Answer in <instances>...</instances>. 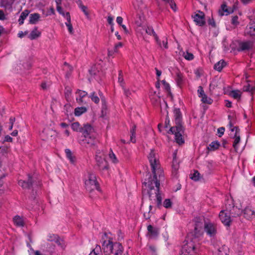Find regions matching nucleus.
Returning <instances> with one entry per match:
<instances>
[{"mask_svg":"<svg viewBox=\"0 0 255 255\" xmlns=\"http://www.w3.org/2000/svg\"><path fill=\"white\" fill-rule=\"evenodd\" d=\"M148 159L151 166L153 177L150 175L148 179L142 183L143 192L146 191L150 200H153L158 208H160L162 204V197L159 192L160 180L163 178V170L161 168L155 152L151 149L148 156Z\"/></svg>","mask_w":255,"mask_h":255,"instance_id":"f257e3e1","label":"nucleus"},{"mask_svg":"<svg viewBox=\"0 0 255 255\" xmlns=\"http://www.w3.org/2000/svg\"><path fill=\"white\" fill-rule=\"evenodd\" d=\"M196 219V224L194 227V234L188 235L185 242H186L182 247L180 255H197L198 251L199 240L198 237L202 234L201 231L203 226L202 222L197 221Z\"/></svg>","mask_w":255,"mask_h":255,"instance_id":"f03ea898","label":"nucleus"},{"mask_svg":"<svg viewBox=\"0 0 255 255\" xmlns=\"http://www.w3.org/2000/svg\"><path fill=\"white\" fill-rule=\"evenodd\" d=\"M173 114L176 126L171 127L168 133L174 134L176 142L179 144H181L184 142L182 134L183 132V127L182 125V114L179 108H175Z\"/></svg>","mask_w":255,"mask_h":255,"instance_id":"7ed1b4c3","label":"nucleus"},{"mask_svg":"<svg viewBox=\"0 0 255 255\" xmlns=\"http://www.w3.org/2000/svg\"><path fill=\"white\" fill-rule=\"evenodd\" d=\"M102 248L106 255H109L114 252L113 237L110 233H105L102 236Z\"/></svg>","mask_w":255,"mask_h":255,"instance_id":"20e7f679","label":"nucleus"},{"mask_svg":"<svg viewBox=\"0 0 255 255\" xmlns=\"http://www.w3.org/2000/svg\"><path fill=\"white\" fill-rule=\"evenodd\" d=\"M93 130H90L87 133H83L79 143L81 145L86 147H95L98 142L95 137L91 134Z\"/></svg>","mask_w":255,"mask_h":255,"instance_id":"39448f33","label":"nucleus"},{"mask_svg":"<svg viewBox=\"0 0 255 255\" xmlns=\"http://www.w3.org/2000/svg\"><path fill=\"white\" fill-rule=\"evenodd\" d=\"M95 160L100 170H107L109 165L106 160V154L103 150L98 149L96 152Z\"/></svg>","mask_w":255,"mask_h":255,"instance_id":"423d86ee","label":"nucleus"},{"mask_svg":"<svg viewBox=\"0 0 255 255\" xmlns=\"http://www.w3.org/2000/svg\"><path fill=\"white\" fill-rule=\"evenodd\" d=\"M85 184L86 189L89 191L95 189L100 191L99 185L97 181L95 175L93 173H89L88 179L85 181Z\"/></svg>","mask_w":255,"mask_h":255,"instance_id":"0eeeda50","label":"nucleus"},{"mask_svg":"<svg viewBox=\"0 0 255 255\" xmlns=\"http://www.w3.org/2000/svg\"><path fill=\"white\" fill-rule=\"evenodd\" d=\"M233 45H235L236 46H233L232 49L239 52L249 50L253 46V43L251 41L236 40L233 42Z\"/></svg>","mask_w":255,"mask_h":255,"instance_id":"6e6552de","label":"nucleus"},{"mask_svg":"<svg viewBox=\"0 0 255 255\" xmlns=\"http://www.w3.org/2000/svg\"><path fill=\"white\" fill-rule=\"evenodd\" d=\"M214 250L213 253L215 255H228L229 248L220 242H217L213 244Z\"/></svg>","mask_w":255,"mask_h":255,"instance_id":"1a4fd4ad","label":"nucleus"},{"mask_svg":"<svg viewBox=\"0 0 255 255\" xmlns=\"http://www.w3.org/2000/svg\"><path fill=\"white\" fill-rule=\"evenodd\" d=\"M71 128L73 131L83 133H87L90 130H93L92 127L88 124H85L82 127L79 122H74L71 125Z\"/></svg>","mask_w":255,"mask_h":255,"instance_id":"9d476101","label":"nucleus"},{"mask_svg":"<svg viewBox=\"0 0 255 255\" xmlns=\"http://www.w3.org/2000/svg\"><path fill=\"white\" fill-rule=\"evenodd\" d=\"M219 217L222 223L226 226H230L231 222L230 213L228 210L220 211Z\"/></svg>","mask_w":255,"mask_h":255,"instance_id":"9b49d317","label":"nucleus"},{"mask_svg":"<svg viewBox=\"0 0 255 255\" xmlns=\"http://www.w3.org/2000/svg\"><path fill=\"white\" fill-rule=\"evenodd\" d=\"M204 230L209 236L214 237L217 234L216 225L211 222L205 223Z\"/></svg>","mask_w":255,"mask_h":255,"instance_id":"f8f14e48","label":"nucleus"},{"mask_svg":"<svg viewBox=\"0 0 255 255\" xmlns=\"http://www.w3.org/2000/svg\"><path fill=\"white\" fill-rule=\"evenodd\" d=\"M198 95L201 98V101L203 103L211 105L212 104L213 100L208 97L205 93L203 88L202 86H199L197 90Z\"/></svg>","mask_w":255,"mask_h":255,"instance_id":"ddd939ff","label":"nucleus"},{"mask_svg":"<svg viewBox=\"0 0 255 255\" xmlns=\"http://www.w3.org/2000/svg\"><path fill=\"white\" fill-rule=\"evenodd\" d=\"M245 33L252 38L255 39V18L251 19L249 24L246 27Z\"/></svg>","mask_w":255,"mask_h":255,"instance_id":"4468645a","label":"nucleus"},{"mask_svg":"<svg viewBox=\"0 0 255 255\" xmlns=\"http://www.w3.org/2000/svg\"><path fill=\"white\" fill-rule=\"evenodd\" d=\"M228 120H229V122L228 125L230 130L231 132H235L234 133H239L240 130L238 127L234 126V125L236 124V119L234 116L229 115L228 116Z\"/></svg>","mask_w":255,"mask_h":255,"instance_id":"2eb2a0df","label":"nucleus"},{"mask_svg":"<svg viewBox=\"0 0 255 255\" xmlns=\"http://www.w3.org/2000/svg\"><path fill=\"white\" fill-rule=\"evenodd\" d=\"M98 95L100 98L98 96L97 94L95 92H92L89 95V98H91V100L95 104H98L100 102V98L103 102H105V98L103 93L101 91H99Z\"/></svg>","mask_w":255,"mask_h":255,"instance_id":"dca6fc26","label":"nucleus"},{"mask_svg":"<svg viewBox=\"0 0 255 255\" xmlns=\"http://www.w3.org/2000/svg\"><path fill=\"white\" fill-rule=\"evenodd\" d=\"M193 18L194 21L199 26H203L205 23V14L202 11H199V13L195 14Z\"/></svg>","mask_w":255,"mask_h":255,"instance_id":"f3484780","label":"nucleus"},{"mask_svg":"<svg viewBox=\"0 0 255 255\" xmlns=\"http://www.w3.org/2000/svg\"><path fill=\"white\" fill-rule=\"evenodd\" d=\"M147 235L150 238L154 239L158 237L159 232V229L158 228L153 227L149 225L147 228Z\"/></svg>","mask_w":255,"mask_h":255,"instance_id":"a211bd4d","label":"nucleus"},{"mask_svg":"<svg viewBox=\"0 0 255 255\" xmlns=\"http://www.w3.org/2000/svg\"><path fill=\"white\" fill-rule=\"evenodd\" d=\"M149 96L151 103L153 105H156L160 101V97L159 95V93H157L152 89H151L149 91Z\"/></svg>","mask_w":255,"mask_h":255,"instance_id":"6ab92c4d","label":"nucleus"},{"mask_svg":"<svg viewBox=\"0 0 255 255\" xmlns=\"http://www.w3.org/2000/svg\"><path fill=\"white\" fill-rule=\"evenodd\" d=\"M28 178L27 181L22 180L18 181V185L21 186L23 189H30L32 186V178L30 174L28 175Z\"/></svg>","mask_w":255,"mask_h":255,"instance_id":"aec40b11","label":"nucleus"},{"mask_svg":"<svg viewBox=\"0 0 255 255\" xmlns=\"http://www.w3.org/2000/svg\"><path fill=\"white\" fill-rule=\"evenodd\" d=\"M176 154L174 153V157L173 159L172 165V176L174 178H177L178 176V169L179 164L175 158Z\"/></svg>","mask_w":255,"mask_h":255,"instance_id":"412c9836","label":"nucleus"},{"mask_svg":"<svg viewBox=\"0 0 255 255\" xmlns=\"http://www.w3.org/2000/svg\"><path fill=\"white\" fill-rule=\"evenodd\" d=\"M145 32L147 34L150 35H153L154 37L156 43L157 44L161 46V44L160 43V40L159 39L157 35L154 31L153 27L152 26H147L145 28Z\"/></svg>","mask_w":255,"mask_h":255,"instance_id":"4be33fe9","label":"nucleus"},{"mask_svg":"<svg viewBox=\"0 0 255 255\" xmlns=\"http://www.w3.org/2000/svg\"><path fill=\"white\" fill-rule=\"evenodd\" d=\"M113 251L114 252L113 254L114 255H122L124 251V248L122 245L118 242H114L113 246Z\"/></svg>","mask_w":255,"mask_h":255,"instance_id":"5701e85b","label":"nucleus"},{"mask_svg":"<svg viewBox=\"0 0 255 255\" xmlns=\"http://www.w3.org/2000/svg\"><path fill=\"white\" fill-rule=\"evenodd\" d=\"M230 136L231 138L234 139L233 144V146L235 150L237 151L239 148V144L241 141L240 133L238 134L234 133V134L231 133Z\"/></svg>","mask_w":255,"mask_h":255,"instance_id":"b1692460","label":"nucleus"},{"mask_svg":"<svg viewBox=\"0 0 255 255\" xmlns=\"http://www.w3.org/2000/svg\"><path fill=\"white\" fill-rule=\"evenodd\" d=\"M255 211L249 207H246L243 211L244 217L248 220L252 219L253 216H255Z\"/></svg>","mask_w":255,"mask_h":255,"instance_id":"393cba45","label":"nucleus"},{"mask_svg":"<svg viewBox=\"0 0 255 255\" xmlns=\"http://www.w3.org/2000/svg\"><path fill=\"white\" fill-rule=\"evenodd\" d=\"M233 12V10L229 9L226 4L223 3L221 5V8L219 10V14L220 16H223L224 14L228 15Z\"/></svg>","mask_w":255,"mask_h":255,"instance_id":"a878e982","label":"nucleus"},{"mask_svg":"<svg viewBox=\"0 0 255 255\" xmlns=\"http://www.w3.org/2000/svg\"><path fill=\"white\" fill-rule=\"evenodd\" d=\"M76 94H78L79 95V97L76 98V101L78 103L82 104L83 103V99L86 97L88 95L87 92L85 91L81 90L78 89L76 92Z\"/></svg>","mask_w":255,"mask_h":255,"instance_id":"bb28decb","label":"nucleus"},{"mask_svg":"<svg viewBox=\"0 0 255 255\" xmlns=\"http://www.w3.org/2000/svg\"><path fill=\"white\" fill-rule=\"evenodd\" d=\"M13 221L14 224L19 227H22L24 226V223L23 218L19 216L16 215L13 218Z\"/></svg>","mask_w":255,"mask_h":255,"instance_id":"cd10ccee","label":"nucleus"},{"mask_svg":"<svg viewBox=\"0 0 255 255\" xmlns=\"http://www.w3.org/2000/svg\"><path fill=\"white\" fill-rule=\"evenodd\" d=\"M65 152L66 157L69 160L72 164H74L76 162V157L73 155L70 149L67 148L65 149Z\"/></svg>","mask_w":255,"mask_h":255,"instance_id":"c85d7f7f","label":"nucleus"},{"mask_svg":"<svg viewBox=\"0 0 255 255\" xmlns=\"http://www.w3.org/2000/svg\"><path fill=\"white\" fill-rule=\"evenodd\" d=\"M226 65V62L224 60H221L214 65V68L215 70L221 72Z\"/></svg>","mask_w":255,"mask_h":255,"instance_id":"c756f323","label":"nucleus"},{"mask_svg":"<svg viewBox=\"0 0 255 255\" xmlns=\"http://www.w3.org/2000/svg\"><path fill=\"white\" fill-rule=\"evenodd\" d=\"M40 35L41 32L37 30V27H35L29 35L28 38L31 40H33L39 37Z\"/></svg>","mask_w":255,"mask_h":255,"instance_id":"7c9ffc66","label":"nucleus"},{"mask_svg":"<svg viewBox=\"0 0 255 255\" xmlns=\"http://www.w3.org/2000/svg\"><path fill=\"white\" fill-rule=\"evenodd\" d=\"M40 14L38 13H34L30 14L29 22L30 24H35L39 20Z\"/></svg>","mask_w":255,"mask_h":255,"instance_id":"2f4dec72","label":"nucleus"},{"mask_svg":"<svg viewBox=\"0 0 255 255\" xmlns=\"http://www.w3.org/2000/svg\"><path fill=\"white\" fill-rule=\"evenodd\" d=\"M30 11L28 9H25L24 11H23L19 16V18L18 19V23L19 25H22L24 23V20L26 19L27 16L28 15Z\"/></svg>","mask_w":255,"mask_h":255,"instance_id":"473e14b6","label":"nucleus"},{"mask_svg":"<svg viewBox=\"0 0 255 255\" xmlns=\"http://www.w3.org/2000/svg\"><path fill=\"white\" fill-rule=\"evenodd\" d=\"M66 16L67 21L65 22V24L68 28V30L69 32V33H73V28L72 25L71 24V17H70V13L68 12L66 14Z\"/></svg>","mask_w":255,"mask_h":255,"instance_id":"72a5a7b5","label":"nucleus"},{"mask_svg":"<svg viewBox=\"0 0 255 255\" xmlns=\"http://www.w3.org/2000/svg\"><path fill=\"white\" fill-rule=\"evenodd\" d=\"M175 80L177 85L179 86H181L183 83V74L178 70L176 72Z\"/></svg>","mask_w":255,"mask_h":255,"instance_id":"f704fd0d","label":"nucleus"},{"mask_svg":"<svg viewBox=\"0 0 255 255\" xmlns=\"http://www.w3.org/2000/svg\"><path fill=\"white\" fill-rule=\"evenodd\" d=\"M220 145V142L218 141H213L211 142L207 147L209 150L214 151L219 148Z\"/></svg>","mask_w":255,"mask_h":255,"instance_id":"c9c22d12","label":"nucleus"},{"mask_svg":"<svg viewBox=\"0 0 255 255\" xmlns=\"http://www.w3.org/2000/svg\"><path fill=\"white\" fill-rule=\"evenodd\" d=\"M87 111V109L85 107H77L75 109L74 114L76 116H80L86 113Z\"/></svg>","mask_w":255,"mask_h":255,"instance_id":"e433bc0d","label":"nucleus"},{"mask_svg":"<svg viewBox=\"0 0 255 255\" xmlns=\"http://www.w3.org/2000/svg\"><path fill=\"white\" fill-rule=\"evenodd\" d=\"M14 1L12 2V0H9V1H7L6 0H3L2 2L1 6L3 7L5 9L9 10L11 11L12 10V5Z\"/></svg>","mask_w":255,"mask_h":255,"instance_id":"4c0bfd02","label":"nucleus"},{"mask_svg":"<svg viewBox=\"0 0 255 255\" xmlns=\"http://www.w3.org/2000/svg\"><path fill=\"white\" fill-rule=\"evenodd\" d=\"M109 157L111 161L114 163L117 164L119 162V160L117 158L115 154L113 152L112 149L111 148L109 153Z\"/></svg>","mask_w":255,"mask_h":255,"instance_id":"58836bf2","label":"nucleus"},{"mask_svg":"<svg viewBox=\"0 0 255 255\" xmlns=\"http://www.w3.org/2000/svg\"><path fill=\"white\" fill-rule=\"evenodd\" d=\"M200 178V174L197 170H194V173L190 174V178L194 181H199Z\"/></svg>","mask_w":255,"mask_h":255,"instance_id":"ea45409f","label":"nucleus"},{"mask_svg":"<svg viewBox=\"0 0 255 255\" xmlns=\"http://www.w3.org/2000/svg\"><path fill=\"white\" fill-rule=\"evenodd\" d=\"M135 130L136 126L135 125H133L130 129V141L132 143H135L136 142Z\"/></svg>","mask_w":255,"mask_h":255,"instance_id":"a19ab883","label":"nucleus"},{"mask_svg":"<svg viewBox=\"0 0 255 255\" xmlns=\"http://www.w3.org/2000/svg\"><path fill=\"white\" fill-rule=\"evenodd\" d=\"M243 91L249 92L253 95L255 91V87L252 86L250 84H248L247 85L244 86Z\"/></svg>","mask_w":255,"mask_h":255,"instance_id":"79ce46f5","label":"nucleus"},{"mask_svg":"<svg viewBox=\"0 0 255 255\" xmlns=\"http://www.w3.org/2000/svg\"><path fill=\"white\" fill-rule=\"evenodd\" d=\"M230 96L235 99L239 100L241 97V92L239 90H233L230 93Z\"/></svg>","mask_w":255,"mask_h":255,"instance_id":"37998d69","label":"nucleus"},{"mask_svg":"<svg viewBox=\"0 0 255 255\" xmlns=\"http://www.w3.org/2000/svg\"><path fill=\"white\" fill-rule=\"evenodd\" d=\"M58 246L61 247L62 249H64L65 247V245L64 242V241L63 240H61L59 236H58L57 239L55 240L54 241Z\"/></svg>","mask_w":255,"mask_h":255,"instance_id":"c03bdc74","label":"nucleus"},{"mask_svg":"<svg viewBox=\"0 0 255 255\" xmlns=\"http://www.w3.org/2000/svg\"><path fill=\"white\" fill-rule=\"evenodd\" d=\"M118 82L120 83V85L122 87V85H125V82L123 77V74L122 71L121 70L119 73L118 76Z\"/></svg>","mask_w":255,"mask_h":255,"instance_id":"a18cd8bd","label":"nucleus"},{"mask_svg":"<svg viewBox=\"0 0 255 255\" xmlns=\"http://www.w3.org/2000/svg\"><path fill=\"white\" fill-rule=\"evenodd\" d=\"M58 235L53 234H49L47 235V240L49 242H54L57 239Z\"/></svg>","mask_w":255,"mask_h":255,"instance_id":"49530a36","label":"nucleus"},{"mask_svg":"<svg viewBox=\"0 0 255 255\" xmlns=\"http://www.w3.org/2000/svg\"><path fill=\"white\" fill-rule=\"evenodd\" d=\"M163 206L165 208H170L172 207V203L170 199H166L163 202Z\"/></svg>","mask_w":255,"mask_h":255,"instance_id":"de8ad7c7","label":"nucleus"},{"mask_svg":"<svg viewBox=\"0 0 255 255\" xmlns=\"http://www.w3.org/2000/svg\"><path fill=\"white\" fill-rule=\"evenodd\" d=\"M101 250V247L99 245H97L96 248L92 250L89 255H98L99 252Z\"/></svg>","mask_w":255,"mask_h":255,"instance_id":"09e8293b","label":"nucleus"},{"mask_svg":"<svg viewBox=\"0 0 255 255\" xmlns=\"http://www.w3.org/2000/svg\"><path fill=\"white\" fill-rule=\"evenodd\" d=\"M239 17L237 15H234L232 16V20H231V23L232 24L237 26L239 25V21L238 20Z\"/></svg>","mask_w":255,"mask_h":255,"instance_id":"8fccbe9b","label":"nucleus"},{"mask_svg":"<svg viewBox=\"0 0 255 255\" xmlns=\"http://www.w3.org/2000/svg\"><path fill=\"white\" fill-rule=\"evenodd\" d=\"M122 89L124 91V94L127 97H129L131 94V91L129 89H127L125 87V85H122Z\"/></svg>","mask_w":255,"mask_h":255,"instance_id":"3c124183","label":"nucleus"},{"mask_svg":"<svg viewBox=\"0 0 255 255\" xmlns=\"http://www.w3.org/2000/svg\"><path fill=\"white\" fill-rule=\"evenodd\" d=\"M184 57L188 60H192L194 59V55L191 53L186 52L184 53Z\"/></svg>","mask_w":255,"mask_h":255,"instance_id":"603ef678","label":"nucleus"},{"mask_svg":"<svg viewBox=\"0 0 255 255\" xmlns=\"http://www.w3.org/2000/svg\"><path fill=\"white\" fill-rule=\"evenodd\" d=\"M57 10L58 11V12L60 14H61L63 16H64L66 19V14L68 12H64V11H63V8H62L61 6H60V5H57Z\"/></svg>","mask_w":255,"mask_h":255,"instance_id":"864d4df0","label":"nucleus"},{"mask_svg":"<svg viewBox=\"0 0 255 255\" xmlns=\"http://www.w3.org/2000/svg\"><path fill=\"white\" fill-rule=\"evenodd\" d=\"M160 43L161 44V46L159 45L161 48L162 47H164L165 49L168 48V42H167V38H165L164 39L162 40V42L160 41Z\"/></svg>","mask_w":255,"mask_h":255,"instance_id":"5fc2aeb1","label":"nucleus"},{"mask_svg":"<svg viewBox=\"0 0 255 255\" xmlns=\"http://www.w3.org/2000/svg\"><path fill=\"white\" fill-rule=\"evenodd\" d=\"M166 119H165V128H167L169 126L170 120H169V117L168 116V111H166Z\"/></svg>","mask_w":255,"mask_h":255,"instance_id":"6e6d98bb","label":"nucleus"},{"mask_svg":"<svg viewBox=\"0 0 255 255\" xmlns=\"http://www.w3.org/2000/svg\"><path fill=\"white\" fill-rule=\"evenodd\" d=\"M225 130V128L224 127H221L218 129V133L219 137H221L224 134Z\"/></svg>","mask_w":255,"mask_h":255,"instance_id":"4d7b16f0","label":"nucleus"},{"mask_svg":"<svg viewBox=\"0 0 255 255\" xmlns=\"http://www.w3.org/2000/svg\"><path fill=\"white\" fill-rule=\"evenodd\" d=\"M162 84L164 86V87L165 88V89L167 91H170V85L168 83H167L164 80H163L162 81Z\"/></svg>","mask_w":255,"mask_h":255,"instance_id":"13d9d810","label":"nucleus"},{"mask_svg":"<svg viewBox=\"0 0 255 255\" xmlns=\"http://www.w3.org/2000/svg\"><path fill=\"white\" fill-rule=\"evenodd\" d=\"M107 21L108 23L111 25H114L113 18L111 15H109L107 17Z\"/></svg>","mask_w":255,"mask_h":255,"instance_id":"bf43d9fd","label":"nucleus"},{"mask_svg":"<svg viewBox=\"0 0 255 255\" xmlns=\"http://www.w3.org/2000/svg\"><path fill=\"white\" fill-rule=\"evenodd\" d=\"M53 14H54V9L53 7H50L45 14V16H47Z\"/></svg>","mask_w":255,"mask_h":255,"instance_id":"052dcab7","label":"nucleus"},{"mask_svg":"<svg viewBox=\"0 0 255 255\" xmlns=\"http://www.w3.org/2000/svg\"><path fill=\"white\" fill-rule=\"evenodd\" d=\"M152 213L148 211L147 213H144L143 214V216L146 220H148L150 218Z\"/></svg>","mask_w":255,"mask_h":255,"instance_id":"680f3d73","label":"nucleus"},{"mask_svg":"<svg viewBox=\"0 0 255 255\" xmlns=\"http://www.w3.org/2000/svg\"><path fill=\"white\" fill-rule=\"evenodd\" d=\"M6 19L2 10H0V20H4Z\"/></svg>","mask_w":255,"mask_h":255,"instance_id":"e2e57ef3","label":"nucleus"},{"mask_svg":"<svg viewBox=\"0 0 255 255\" xmlns=\"http://www.w3.org/2000/svg\"><path fill=\"white\" fill-rule=\"evenodd\" d=\"M81 10L83 11V12L84 13V14L86 15H88V12L87 11V6H85V5H82L81 6Z\"/></svg>","mask_w":255,"mask_h":255,"instance_id":"0e129e2a","label":"nucleus"},{"mask_svg":"<svg viewBox=\"0 0 255 255\" xmlns=\"http://www.w3.org/2000/svg\"><path fill=\"white\" fill-rule=\"evenodd\" d=\"M12 139H12V138L11 136H10L8 135H6L4 137V141H6V142H12Z\"/></svg>","mask_w":255,"mask_h":255,"instance_id":"69168bd1","label":"nucleus"},{"mask_svg":"<svg viewBox=\"0 0 255 255\" xmlns=\"http://www.w3.org/2000/svg\"><path fill=\"white\" fill-rule=\"evenodd\" d=\"M116 21L118 24L121 25L122 24L123 18L121 16H118L117 17Z\"/></svg>","mask_w":255,"mask_h":255,"instance_id":"338daca9","label":"nucleus"},{"mask_svg":"<svg viewBox=\"0 0 255 255\" xmlns=\"http://www.w3.org/2000/svg\"><path fill=\"white\" fill-rule=\"evenodd\" d=\"M122 46L123 44L122 42H119L118 44H116L114 47V51L117 52L118 48L121 47Z\"/></svg>","mask_w":255,"mask_h":255,"instance_id":"774afa93","label":"nucleus"}]
</instances>
